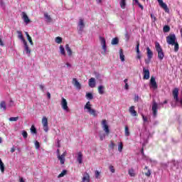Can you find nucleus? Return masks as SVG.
<instances>
[{"mask_svg":"<svg viewBox=\"0 0 182 182\" xmlns=\"http://www.w3.org/2000/svg\"><path fill=\"white\" fill-rule=\"evenodd\" d=\"M156 50L158 53V58L160 60H163L164 59V52H163V48H161V46L159 42L155 43Z\"/></svg>","mask_w":182,"mask_h":182,"instance_id":"f257e3e1","label":"nucleus"},{"mask_svg":"<svg viewBox=\"0 0 182 182\" xmlns=\"http://www.w3.org/2000/svg\"><path fill=\"white\" fill-rule=\"evenodd\" d=\"M177 42V38L176 37V34H169L168 36H166V43L168 45H174Z\"/></svg>","mask_w":182,"mask_h":182,"instance_id":"f03ea898","label":"nucleus"},{"mask_svg":"<svg viewBox=\"0 0 182 182\" xmlns=\"http://www.w3.org/2000/svg\"><path fill=\"white\" fill-rule=\"evenodd\" d=\"M92 105H90V102H87L86 105H85V109H88V113L91 114L92 116H94V117H96L97 116V112H96V109H92Z\"/></svg>","mask_w":182,"mask_h":182,"instance_id":"7ed1b4c3","label":"nucleus"},{"mask_svg":"<svg viewBox=\"0 0 182 182\" xmlns=\"http://www.w3.org/2000/svg\"><path fill=\"white\" fill-rule=\"evenodd\" d=\"M41 123L43 124V130L46 133L49 131V127H48V118L46 117H43Z\"/></svg>","mask_w":182,"mask_h":182,"instance_id":"20e7f679","label":"nucleus"},{"mask_svg":"<svg viewBox=\"0 0 182 182\" xmlns=\"http://www.w3.org/2000/svg\"><path fill=\"white\" fill-rule=\"evenodd\" d=\"M101 124L103 127L104 132H105L107 134H109V133H110V129H109V125H107V121L106 119H103L102 121Z\"/></svg>","mask_w":182,"mask_h":182,"instance_id":"39448f33","label":"nucleus"},{"mask_svg":"<svg viewBox=\"0 0 182 182\" xmlns=\"http://www.w3.org/2000/svg\"><path fill=\"white\" fill-rule=\"evenodd\" d=\"M61 106L63 110H65V112H69V107H68V101H66V99H65L64 97L62 98Z\"/></svg>","mask_w":182,"mask_h":182,"instance_id":"423d86ee","label":"nucleus"},{"mask_svg":"<svg viewBox=\"0 0 182 182\" xmlns=\"http://www.w3.org/2000/svg\"><path fill=\"white\" fill-rule=\"evenodd\" d=\"M146 55L148 57V60H145V63H149L153 58V51H151V50L149 47L146 48Z\"/></svg>","mask_w":182,"mask_h":182,"instance_id":"0eeeda50","label":"nucleus"},{"mask_svg":"<svg viewBox=\"0 0 182 182\" xmlns=\"http://www.w3.org/2000/svg\"><path fill=\"white\" fill-rule=\"evenodd\" d=\"M161 8H162L165 12H166L167 14H168V12H170V9H168V7H167V4L164 2H163V0H157Z\"/></svg>","mask_w":182,"mask_h":182,"instance_id":"6e6552de","label":"nucleus"},{"mask_svg":"<svg viewBox=\"0 0 182 182\" xmlns=\"http://www.w3.org/2000/svg\"><path fill=\"white\" fill-rule=\"evenodd\" d=\"M143 74H144V77H143L144 80H149V79H150V70H149V69H146V68H144Z\"/></svg>","mask_w":182,"mask_h":182,"instance_id":"1a4fd4ad","label":"nucleus"},{"mask_svg":"<svg viewBox=\"0 0 182 182\" xmlns=\"http://www.w3.org/2000/svg\"><path fill=\"white\" fill-rule=\"evenodd\" d=\"M66 154H68V153H66V151H65L63 154L58 155V160H60V164H65V158L66 157Z\"/></svg>","mask_w":182,"mask_h":182,"instance_id":"9d476101","label":"nucleus"},{"mask_svg":"<svg viewBox=\"0 0 182 182\" xmlns=\"http://www.w3.org/2000/svg\"><path fill=\"white\" fill-rule=\"evenodd\" d=\"M100 41L104 52H106V50H107V48L106 47V39L105 37L100 36Z\"/></svg>","mask_w":182,"mask_h":182,"instance_id":"9b49d317","label":"nucleus"},{"mask_svg":"<svg viewBox=\"0 0 182 182\" xmlns=\"http://www.w3.org/2000/svg\"><path fill=\"white\" fill-rule=\"evenodd\" d=\"M150 85L151 87H153L154 89H157L158 87L157 82H156V78L154 76L151 77Z\"/></svg>","mask_w":182,"mask_h":182,"instance_id":"f8f14e48","label":"nucleus"},{"mask_svg":"<svg viewBox=\"0 0 182 182\" xmlns=\"http://www.w3.org/2000/svg\"><path fill=\"white\" fill-rule=\"evenodd\" d=\"M157 109H158V105L157 102H154L152 105V112H153V115L154 117L157 116Z\"/></svg>","mask_w":182,"mask_h":182,"instance_id":"ddd939ff","label":"nucleus"},{"mask_svg":"<svg viewBox=\"0 0 182 182\" xmlns=\"http://www.w3.org/2000/svg\"><path fill=\"white\" fill-rule=\"evenodd\" d=\"M172 95L174 100H176V102H178V88H174L172 92Z\"/></svg>","mask_w":182,"mask_h":182,"instance_id":"4468645a","label":"nucleus"},{"mask_svg":"<svg viewBox=\"0 0 182 182\" xmlns=\"http://www.w3.org/2000/svg\"><path fill=\"white\" fill-rule=\"evenodd\" d=\"M73 84L79 90H80V89H82V85H80V82L77 81V79L73 78Z\"/></svg>","mask_w":182,"mask_h":182,"instance_id":"2eb2a0df","label":"nucleus"},{"mask_svg":"<svg viewBox=\"0 0 182 182\" xmlns=\"http://www.w3.org/2000/svg\"><path fill=\"white\" fill-rule=\"evenodd\" d=\"M90 87H95L96 86V81L94 77H91L88 81Z\"/></svg>","mask_w":182,"mask_h":182,"instance_id":"dca6fc26","label":"nucleus"},{"mask_svg":"<svg viewBox=\"0 0 182 182\" xmlns=\"http://www.w3.org/2000/svg\"><path fill=\"white\" fill-rule=\"evenodd\" d=\"M82 182H90V176L89 173H85L82 178Z\"/></svg>","mask_w":182,"mask_h":182,"instance_id":"f3484780","label":"nucleus"},{"mask_svg":"<svg viewBox=\"0 0 182 182\" xmlns=\"http://www.w3.org/2000/svg\"><path fill=\"white\" fill-rule=\"evenodd\" d=\"M22 19H23L24 22L26 23H29L31 22V20L29 19V17H28V15L25 12H22Z\"/></svg>","mask_w":182,"mask_h":182,"instance_id":"a211bd4d","label":"nucleus"},{"mask_svg":"<svg viewBox=\"0 0 182 182\" xmlns=\"http://www.w3.org/2000/svg\"><path fill=\"white\" fill-rule=\"evenodd\" d=\"M129 113L132 114V116L136 117L137 116V112L134 110V106H132L129 109Z\"/></svg>","mask_w":182,"mask_h":182,"instance_id":"6ab92c4d","label":"nucleus"},{"mask_svg":"<svg viewBox=\"0 0 182 182\" xmlns=\"http://www.w3.org/2000/svg\"><path fill=\"white\" fill-rule=\"evenodd\" d=\"M78 26H80L79 30L81 31V32H82V31H83V29L85 28V22L83 21V19L80 18L79 23H78Z\"/></svg>","mask_w":182,"mask_h":182,"instance_id":"aec40b11","label":"nucleus"},{"mask_svg":"<svg viewBox=\"0 0 182 182\" xmlns=\"http://www.w3.org/2000/svg\"><path fill=\"white\" fill-rule=\"evenodd\" d=\"M17 33L18 35V39H21L23 43H26V40H25V38H23V35H22V31H18Z\"/></svg>","mask_w":182,"mask_h":182,"instance_id":"412c9836","label":"nucleus"},{"mask_svg":"<svg viewBox=\"0 0 182 182\" xmlns=\"http://www.w3.org/2000/svg\"><path fill=\"white\" fill-rule=\"evenodd\" d=\"M65 50H66L68 56H72L73 52H72V49L69 46V44L65 45Z\"/></svg>","mask_w":182,"mask_h":182,"instance_id":"4be33fe9","label":"nucleus"},{"mask_svg":"<svg viewBox=\"0 0 182 182\" xmlns=\"http://www.w3.org/2000/svg\"><path fill=\"white\" fill-rule=\"evenodd\" d=\"M82 160H83V155L82 154V152H79L77 158V161H78L79 164H82Z\"/></svg>","mask_w":182,"mask_h":182,"instance_id":"5701e85b","label":"nucleus"},{"mask_svg":"<svg viewBox=\"0 0 182 182\" xmlns=\"http://www.w3.org/2000/svg\"><path fill=\"white\" fill-rule=\"evenodd\" d=\"M23 45H24V49L26 50V53L27 55H31V50L29 49V46H28V42L24 43Z\"/></svg>","mask_w":182,"mask_h":182,"instance_id":"b1692460","label":"nucleus"},{"mask_svg":"<svg viewBox=\"0 0 182 182\" xmlns=\"http://www.w3.org/2000/svg\"><path fill=\"white\" fill-rule=\"evenodd\" d=\"M144 170L145 171V176H146V177H150V176H151V171L149 169V167L145 166Z\"/></svg>","mask_w":182,"mask_h":182,"instance_id":"393cba45","label":"nucleus"},{"mask_svg":"<svg viewBox=\"0 0 182 182\" xmlns=\"http://www.w3.org/2000/svg\"><path fill=\"white\" fill-rule=\"evenodd\" d=\"M98 92L100 95H105V86L100 85L98 87Z\"/></svg>","mask_w":182,"mask_h":182,"instance_id":"a878e982","label":"nucleus"},{"mask_svg":"<svg viewBox=\"0 0 182 182\" xmlns=\"http://www.w3.org/2000/svg\"><path fill=\"white\" fill-rule=\"evenodd\" d=\"M119 58L122 62H124V54H123V49H119Z\"/></svg>","mask_w":182,"mask_h":182,"instance_id":"bb28decb","label":"nucleus"},{"mask_svg":"<svg viewBox=\"0 0 182 182\" xmlns=\"http://www.w3.org/2000/svg\"><path fill=\"white\" fill-rule=\"evenodd\" d=\"M119 5L122 8V9H126V0H119Z\"/></svg>","mask_w":182,"mask_h":182,"instance_id":"cd10ccee","label":"nucleus"},{"mask_svg":"<svg viewBox=\"0 0 182 182\" xmlns=\"http://www.w3.org/2000/svg\"><path fill=\"white\" fill-rule=\"evenodd\" d=\"M44 18L46 19L47 22H52V17L48 13L44 14Z\"/></svg>","mask_w":182,"mask_h":182,"instance_id":"c85d7f7f","label":"nucleus"},{"mask_svg":"<svg viewBox=\"0 0 182 182\" xmlns=\"http://www.w3.org/2000/svg\"><path fill=\"white\" fill-rule=\"evenodd\" d=\"M60 53H61V55H63V56H66V52L65 51V48L62 45L60 46Z\"/></svg>","mask_w":182,"mask_h":182,"instance_id":"c756f323","label":"nucleus"},{"mask_svg":"<svg viewBox=\"0 0 182 182\" xmlns=\"http://www.w3.org/2000/svg\"><path fill=\"white\" fill-rule=\"evenodd\" d=\"M112 45H119V38L115 37L111 41Z\"/></svg>","mask_w":182,"mask_h":182,"instance_id":"7c9ffc66","label":"nucleus"},{"mask_svg":"<svg viewBox=\"0 0 182 182\" xmlns=\"http://www.w3.org/2000/svg\"><path fill=\"white\" fill-rule=\"evenodd\" d=\"M0 109H3V110H6V103L5 102V101L1 102Z\"/></svg>","mask_w":182,"mask_h":182,"instance_id":"2f4dec72","label":"nucleus"},{"mask_svg":"<svg viewBox=\"0 0 182 182\" xmlns=\"http://www.w3.org/2000/svg\"><path fill=\"white\" fill-rule=\"evenodd\" d=\"M26 35L27 36V39H28V42L30 43V44L33 45V41H32V38L31 37V36H29V33H28V32H26Z\"/></svg>","mask_w":182,"mask_h":182,"instance_id":"473e14b6","label":"nucleus"},{"mask_svg":"<svg viewBox=\"0 0 182 182\" xmlns=\"http://www.w3.org/2000/svg\"><path fill=\"white\" fill-rule=\"evenodd\" d=\"M109 149L111 150H114V147H116V144L113 142V141H110V144L108 145Z\"/></svg>","mask_w":182,"mask_h":182,"instance_id":"72a5a7b5","label":"nucleus"},{"mask_svg":"<svg viewBox=\"0 0 182 182\" xmlns=\"http://www.w3.org/2000/svg\"><path fill=\"white\" fill-rule=\"evenodd\" d=\"M174 46V52H178V49H180V46H178V43L176 41L173 44Z\"/></svg>","mask_w":182,"mask_h":182,"instance_id":"f704fd0d","label":"nucleus"},{"mask_svg":"<svg viewBox=\"0 0 182 182\" xmlns=\"http://www.w3.org/2000/svg\"><path fill=\"white\" fill-rule=\"evenodd\" d=\"M118 151H119V153H122V151H123V143L122 142L119 143Z\"/></svg>","mask_w":182,"mask_h":182,"instance_id":"c9c22d12","label":"nucleus"},{"mask_svg":"<svg viewBox=\"0 0 182 182\" xmlns=\"http://www.w3.org/2000/svg\"><path fill=\"white\" fill-rule=\"evenodd\" d=\"M124 38H125L126 42H129V41H130V35L129 34V32L125 33Z\"/></svg>","mask_w":182,"mask_h":182,"instance_id":"e433bc0d","label":"nucleus"},{"mask_svg":"<svg viewBox=\"0 0 182 182\" xmlns=\"http://www.w3.org/2000/svg\"><path fill=\"white\" fill-rule=\"evenodd\" d=\"M87 99H89V100H92L93 99V94L88 92L86 94Z\"/></svg>","mask_w":182,"mask_h":182,"instance_id":"4c0bfd02","label":"nucleus"},{"mask_svg":"<svg viewBox=\"0 0 182 182\" xmlns=\"http://www.w3.org/2000/svg\"><path fill=\"white\" fill-rule=\"evenodd\" d=\"M135 1V4H136L138 5V6L141 9V11H143V9H144V7L143 6V5H141V4H140L139 2V0H133Z\"/></svg>","mask_w":182,"mask_h":182,"instance_id":"58836bf2","label":"nucleus"},{"mask_svg":"<svg viewBox=\"0 0 182 182\" xmlns=\"http://www.w3.org/2000/svg\"><path fill=\"white\" fill-rule=\"evenodd\" d=\"M9 122H17V120H19V117H11L9 119Z\"/></svg>","mask_w":182,"mask_h":182,"instance_id":"ea45409f","label":"nucleus"},{"mask_svg":"<svg viewBox=\"0 0 182 182\" xmlns=\"http://www.w3.org/2000/svg\"><path fill=\"white\" fill-rule=\"evenodd\" d=\"M0 170L1 173L5 172V165L4 164V162H1V164H0Z\"/></svg>","mask_w":182,"mask_h":182,"instance_id":"a19ab883","label":"nucleus"},{"mask_svg":"<svg viewBox=\"0 0 182 182\" xmlns=\"http://www.w3.org/2000/svg\"><path fill=\"white\" fill-rule=\"evenodd\" d=\"M125 136L127 137H129V136H130V132H129V127L127 126L125 127Z\"/></svg>","mask_w":182,"mask_h":182,"instance_id":"79ce46f5","label":"nucleus"},{"mask_svg":"<svg viewBox=\"0 0 182 182\" xmlns=\"http://www.w3.org/2000/svg\"><path fill=\"white\" fill-rule=\"evenodd\" d=\"M129 174L131 176V177H134L136 174L134 173V170L133 168H131L129 170Z\"/></svg>","mask_w":182,"mask_h":182,"instance_id":"37998d69","label":"nucleus"},{"mask_svg":"<svg viewBox=\"0 0 182 182\" xmlns=\"http://www.w3.org/2000/svg\"><path fill=\"white\" fill-rule=\"evenodd\" d=\"M140 43L137 42L136 46V53L138 55L140 54Z\"/></svg>","mask_w":182,"mask_h":182,"instance_id":"c03bdc74","label":"nucleus"},{"mask_svg":"<svg viewBox=\"0 0 182 182\" xmlns=\"http://www.w3.org/2000/svg\"><path fill=\"white\" fill-rule=\"evenodd\" d=\"M163 31L165 33L170 32V26H164L163 28Z\"/></svg>","mask_w":182,"mask_h":182,"instance_id":"a18cd8bd","label":"nucleus"},{"mask_svg":"<svg viewBox=\"0 0 182 182\" xmlns=\"http://www.w3.org/2000/svg\"><path fill=\"white\" fill-rule=\"evenodd\" d=\"M31 133H33L34 134H36L37 131H36V128L35 127V125L31 126Z\"/></svg>","mask_w":182,"mask_h":182,"instance_id":"49530a36","label":"nucleus"},{"mask_svg":"<svg viewBox=\"0 0 182 182\" xmlns=\"http://www.w3.org/2000/svg\"><path fill=\"white\" fill-rule=\"evenodd\" d=\"M66 173H68V171L63 170L59 175H58V178H60V177H63L65 176Z\"/></svg>","mask_w":182,"mask_h":182,"instance_id":"de8ad7c7","label":"nucleus"},{"mask_svg":"<svg viewBox=\"0 0 182 182\" xmlns=\"http://www.w3.org/2000/svg\"><path fill=\"white\" fill-rule=\"evenodd\" d=\"M63 39L61 37H56L55 38V43H60L62 42Z\"/></svg>","mask_w":182,"mask_h":182,"instance_id":"09e8293b","label":"nucleus"},{"mask_svg":"<svg viewBox=\"0 0 182 182\" xmlns=\"http://www.w3.org/2000/svg\"><path fill=\"white\" fill-rule=\"evenodd\" d=\"M22 136H23V139H27L28 138V132H26V131H23Z\"/></svg>","mask_w":182,"mask_h":182,"instance_id":"8fccbe9b","label":"nucleus"},{"mask_svg":"<svg viewBox=\"0 0 182 182\" xmlns=\"http://www.w3.org/2000/svg\"><path fill=\"white\" fill-rule=\"evenodd\" d=\"M100 176V172L99 171H95V178H99Z\"/></svg>","mask_w":182,"mask_h":182,"instance_id":"3c124183","label":"nucleus"},{"mask_svg":"<svg viewBox=\"0 0 182 182\" xmlns=\"http://www.w3.org/2000/svg\"><path fill=\"white\" fill-rule=\"evenodd\" d=\"M36 149H39L41 147V144H39V141H36L35 142Z\"/></svg>","mask_w":182,"mask_h":182,"instance_id":"603ef678","label":"nucleus"},{"mask_svg":"<svg viewBox=\"0 0 182 182\" xmlns=\"http://www.w3.org/2000/svg\"><path fill=\"white\" fill-rule=\"evenodd\" d=\"M151 18L153 22H156V21H157V18L153 14H151Z\"/></svg>","mask_w":182,"mask_h":182,"instance_id":"864d4df0","label":"nucleus"},{"mask_svg":"<svg viewBox=\"0 0 182 182\" xmlns=\"http://www.w3.org/2000/svg\"><path fill=\"white\" fill-rule=\"evenodd\" d=\"M39 88L42 92H45V86H43V85H40Z\"/></svg>","mask_w":182,"mask_h":182,"instance_id":"5fc2aeb1","label":"nucleus"},{"mask_svg":"<svg viewBox=\"0 0 182 182\" xmlns=\"http://www.w3.org/2000/svg\"><path fill=\"white\" fill-rule=\"evenodd\" d=\"M109 170H110L111 173H114V171H115L114 167L113 166H109Z\"/></svg>","mask_w":182,"mask_h":182,"instance_id":"6e6d98bb","label":"nucleus"},{"mask_svg":"<svg viewBox=\"0 0 182 182\" xmlns=\"http://www.w3.org/2000/svg\"><path fill=\"white\" fill-rule=\"evenodd\" d=\"M0 46H5V43H4V41H2V38L0 37Z\"/></svg>","mask_w":182,"mask_h":182,"instance_id":"4d7b16f0","label":"nucleus"},{"mask_svg":"<svg viewBox=\"0 0 182 182\" xmlns=\"http://www.w3.org/2000/svg\"><path fill=\"white\" fill-rule=\"evenodd\" d=\"M100 140H101V141H103V140H105V134L100 135Z\"/></svg>","mask_w":182,"mask_h":182,"instance_id":"13d9d810","label":"nucleus"},{"mask_svg":"<svg viewBox=\"0 0 182 182\" xmlns=\"http://www.w3.org/2000/svg\"><path fill=\"white\" fill-rule=\"evenodd\" d=\"M142 116V119L144 120V122H147V117H145L144 114L141 115Z\"/></svg>","mask_w":182,"mask_h":182,"instance_id":"bf43d9fd","label":"nucleus"},{"mask_svg":"<svg viewBox=\"0 0 182 182\" xmlns=\"http://www.w3.org/2000/svg\"><path fill=\"white\" fill-rule=\"evenodd\" d=\"M141 154H142V156L144 157V148H142L141 149Z\"/></svg>","mask_w":182,"mask_h":182,"instance_id":"052dcab7","label":"nucleus"},{"mask_svg":"<svg viewBox=\"0 0 182 182\" xmlns=\"http://www.w3.org/2000/svg\"><path fill=\"white\" fill-rule=\"evenodd\" d=\"M11 153H15V146H13V147L11 149Z\"/></svg>","mask_w":182,"mask_h":182,"instance_id":"680f3d73","label":"nucleus"},{"mask_svg":"<svg viewBox=\"0 0 182 182\" xmlns=\"http://www.w3.org/2000/svg\"><path fill=\"white\" fill-rule=\"evenodd\" d=\"M124 87H125L126 90H129V84L126 83Z\"/></svg>","mask_w":182,"mask_h":182,"instance_id":"e2e57ef3","label":"nucleus"},{"mask_svg":"<svg viewBox=\"0 0 182 182\" xmlns=\"http://www.w3.org/2000/svg\"><path fill=\"white\" fill-rule=\"evenodd\" d=\"M47 97L48 99H50V92H47Z\"/></svg>","mask_w":182,"mask_h":182,"instance_id":"0e129e2a","label":"nucleus"},{"mask_svg":"<svg viewBox=\"0 0 182 182\" xmlns=\"http://www.w3.org/2000/svg\"><path fill=\"white\" fill-rule=\"evenodd\" d=\"M66 66H67V68H70L72 66V65H70V63H67Z\"/></svg>","mask_w":182,"mask_h":182,"instance_id":"69168bd1","label":"nucleus"},{"mask_svg":"<svg viewBox=\"0 0 182 182\" xmlns=\"http://www.w3.org/2000/svg\"><path fill=\"white\" fill-rule=\"evenodd\" d=\"M19 182H25V181L23 180V178H20Z\"/></svg>","mask_w":182,"mask_h":182,"instance_id":"338daca9","label":"nucleus"},{"mask_svg":"<svg viewBox=\"0 0 182 182\" xmlns=\"http://www.w3.org/2000/svg\"><path fill=\"white\" fill-rule=\"evenodd\" d=\"M137 59H141V55H140V54H138Z\"/></svg>","mask_w":182,"mask_h":182,"instance_id":"774afa93","label":"nucleus"}]
</instances>
